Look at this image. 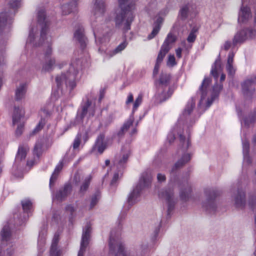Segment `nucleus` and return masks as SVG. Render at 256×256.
<instances>
[{
    "label": "nucleus",
    "mask_w": 256,
    "mask_h": 256,
    "mask_svg": "<svg viewBox=\"0 0 256 256\" xmlns=\"http://www.w3.org/2000/svg\"><path fill=\"white\" fill-rule=\"evenodd\" d=\"M207 209H214V202L212 199L208 200V204L204 205Z\"/></svg>",
    "instance_id": "53"
},
{
    "label": "nucleus",
    "mask_w": 256,
    "mask_h": 256,
    "mask_svg": "<svg viewBox=\"0 0 256 256\" xmlns=\"http://www.w3.org/2000/svg\"><path fill=\"white\" fill-rule=\"evenodd\" d=\"M256 32L254 30L248 28L242 30L236 33L233 40V44L242 42L248 38H252L255 36Z\"/></svg>",
    "instance_id": "8"
},
{
    "label": "nucleus",
    "mask_w": 256,
    "mask_h": 256,
    "mask_svg": "<svg viewBox=\"0 0 256 256\" xmlns=\"http://www.w3.org/2000/svg\"><path fill=\"white\" fill-rule=\"evenodd\" d=\"M142 100V96L141 94H139L137 98H136L133 108V112L134 111L136 108L139 106L141 104Z\"/></svg>",
    "instance_id": "48"
},
{
    "label": "nucleus",
    "mask_w": 256,
    "mask_h": 256,
    "mask_svg": "<svg viewBox=\"0 0 256 256\" xmlns=\"http://www.w3.org/2000/svg\"><path fill=\"white\" fill-rule=\"evenodd\" d=\"M252 18L250 8L242 6L240 10L238 16V22L240 24H246Z\"/></svg>",
    "instance_id": "13"
},
{
    "label": "nucleus",
    "mask_w": 256,
    "mask_h": 256,
    "mask_svg": "<svg viewBox=\"0 0 256 256\" xmlns=\"http://www.w3.org/2000/svg\"><path fill=\"white\" fill-rule=\"evenodd\" d=\"M22 204L24 212H28L32 208V202L28 199H24L22 201Z\"/></svg>",
    "instance_id": "40"
},
{
    "label": "nucleus",
    "mask_w": 256,
    "mask_h": 256,
    "mask_svg": "<svg viewBox=\"0 0 256 256\" xmlns=\"http://www.w3.org/2000/svg\"><path fill=\"white\" fill-rule=\"evenodd\" d=\"M58 241V236H54L50 248V256H60V252L57 248V244Z\"/></svg>",
    "instance_id": "29"
},
{
    "label": "nucleus",
    "mask_w": 256,
    "mask_h": 256,
    "mask_svg": "<svg viewBox=\"0 0 256 256\" xmlns=\"http://www.w3.org/2000/svg\"><path fill=\"white\" fill-rule=\"evenodd\" d=\"M105 12V6L102 0H96L93 8L94 16H100Z\"/></svg>",
    "instance_id": "16"
},
{
    "label": "nucleus",
    "mask_w": 256,
    "mask_h": 256,
    "mask_svg": "<svg viewBox=\"0 0 256 256\" xmlns=\"http://www.w3.org/2000/svg\"><path fill=\"white\" fill-rule=\"evenodd\" d=\"M175 64V58L174 55H170L168 56V65L173 66Z\"/></svg>",
    "instance_id": "56"
},
{
    "label": "nucleus",
    "mask_w": 256,
    "mask_h": 256,
    "mask_svg": "<svg viewBox=\"0 0 256 256\" xmlns=\"http://www.w3.org/2000/svg\"><path fill=\"white\" fill-rule=\"evenodd\" d=\"M233 202L234 207L238 209H242L246 204L245 192L242 190L234 192L233 196Z\"/></svg>",
    "instance_id": "10"
},
{
    "label": "nucleus",
    "mask_w": 256,
    "mask_h": 256,
    "mask_svg": "<svg viewBox=\"0 0 256 256\" xmlns=\"http://www.w3.org/2000/svg\"><path fill=\"white\" fill-rule=\"evenodd\" d=\"M256 82V78L246 80L242 84V90L244 94L246 96L252 95L254 92V86Z\"/></svg>",
    "instance_id": "11"
},
{
    "label": "nucleus",
    "mask_w": 256,
    "mask_h": 256,
    "mask_svg": "<svg viewBox=\"0 0 256 256\" xmlns=\"http://www.w3.org/2000/svg\"><path fill=\"white\" fill-rule=\"evenodd\" d=\"M66 210L67 212H70V214H72V212L74 211V208L72 206H68L66 208Z\"/></svg>",
    "instance_id": "62"
},
{
    "label": "nucleus",
    "mask_w": 256,
    "mask_h": 256,
    "mask_svg": "<svg viewBox=\"0 0 256 256\" xmlns=\"http://www.w3.org/2000/svg\"><path fill=\"white\" fill-rule=\"evenodd\" d=\"M192 192L191 187L189 186L182 188L180 192V196L183 200H187L190 196Z\"/></svg>",
    "instance_id": "35"
},
{
    "label": "nucleus",
    "mask_w": 256,
    "mask_h": 256,
    "mask_svg": "<svg viewBox=\"0 0 256 256\" xmlns=\"http://www.w3.org/2000/svg\"><path fill=\"white\" fill-rule=\"evenodd\" d=\"M182 50L180 48H178L176 50V55L179 58H181L182 56Z\"/></svg>",
    "instance_id": "63"
},
{
    "label": "nucleus",
    "mask_w": 256,
    "mask_h": 256,
    "mask_svg": "<svg viewBox=\"0 0 256 256\" xmlns=\"http://www.w3.org/2000/svg\"><path fill=\"white\" fill-rule=\"evenodd\" d=\"M221 70V62L220 60H216L214 66L212 68L211 73L212 76L218 78L219 72Z\"/></svg>",
    "instance_id": "36"
},
{
    "label": "nucleus",
    "mask_w": 256,
    "mask_h": 256,
    "mask_svg": "<svg viewBox=\"0 0 256 256\" xmlns=\"http://www.w3.org/2000/svg\"><path fill=\"white\" fill-rule=\"evenodd\" d=\"M256 121V111H254L246 116L242 122V126L244 127L252 126Z\"/></svg>",
    "instance_id": "18"
},
{
    "label": "nucleus",
    "mask_w": 256,
    "mask_h": 256,
    "mask_svg": "<svg viewBox=\"0 0 256 256\" xmlns=\"http://www.w3.org/2000/svg\"><path fill=\"white\" fill-rule=\"evenodd\" d=\"M157 179L159 182H162L166 180V176L162 174H158L157 176Z\"/></svg>",
    "instance_id": "57"
},
{
    "label": "nucleus",
    "mask_w": 256,
    "mask_h": 256,
    "mask_svg": "<svg viewBox=\"0 0 256 256\" xmlns=\"http://www.w3.org/2000/svg\"><path fill=\"white\" fill-rule=\"evenodd\" d=\"M133 118H130L128 121H126L124 124L123 126L121 128V130L122 132H125L132 125L133 123Z\"/></svg>",
    "instance_id": "44"
},
{
    "label": "nucleus",
    "mask_w": 256,
    "mask_h": 256,
    "mask_svg": "<svg viewBox=\"0 0 256 256\" xmlns=\"http://www.w3.org/2000/svg\"><path fill=\"white\" fill-rule=\"evenodd\" d=\"M210 83V80L208 78H205L202 82L200 88V90L202 94V98L200 102V103L202 102L204 99L205 98L207 95L208 92V86Z\"/></svg>",
    "instance_id": "24"
},
{
    "label": "nucleus",
    "mask_w": 256,
    "mask_h": 256,
    "mask_svg": "<svg viewBox=\"0 0 256 256\" xmlns=\"http://www.w3.org/2000/svg\"><path fill=\"white\" fill-rule=\"evenodd\" d=\"M38 20L42 24V30L40 39L36 36L37 32L36 28H32L30 30L28 37L26 41V45H32V46L37 47L41 45L46 48L45 51V60L42 66V70L49 72L54 66L56 60L54 58L50 55L52 53L51 44L52 38L46 35L48 32L47 22L46 20V15L43 10H40L38 14Z\"/></svg>",
    "instance_id": "1"
},
{
    "label": "nucleus",
    "mask_w": 256,
    "mask_h": 256,
    "mask_svg": "<svg viewBox=\"0 0 256 256\" xmlns=\"http://www.w3.org/2000/svg\"><path fill=\"white\" fill-rule=\"evenodd\" d=\"M195 6L192 4H188L182 7L180 11L179 16L182 19H186L188 14L194 11Z\"/></svg>",
    "instance_id": "19"
},
{
    "label": "nucleus",
    "mask_w": 256,
    "mask_h": 256,
    "mask_svg": "<svg viewBox=\"0 0 256 256\" xmlns=\"http://www.w3.org/2000/svg\"><path fill=\"white\" fill-rule=\"evenodd\" d=\"M119 8L116 10L115 18L117 26H123L128 30L130 29V25L134 20L133 10L134 9V2L132 0H118Z\"/></svg>",
    "instance_id": "2"
},
{
    "label": "nucleus",
    "mask_w": 256,
    "mask_h": 256,
    "mask_svg": "<svg viewBox=\"0 0 256 256\" xmlns=\"http://www.w3.org/2000/svg\"><path fill=\"white\" fill-rule=\"evenodd\" d=\"M168 12H169V9L167 6H166V7L163 8L159 12V13L158 14V15L164 18L165 16H166V14H168Z\"/></svg>",
    "instance_id": "55"
},
{
    "label": "nucleus",
    "mask_w": 256,
    "mask_h": 256,
    "mask_svg": "<svg viewBox=\"0 0 256 256\" xmlns=\"http://www.w3.org/2000/svg\"><path fill=\"white\" fill-rule=\"evenodd\" d=\"M156 19L154 22V26H159L160 28H161L162 24L164 20V17L160 16L158 14L156 16Z\"/></svg>",
    "instance_id": "50"
},
{
    "label": "nucleus",
    "mask_w": 256,
    "mask_h": 256,
    "mask_svg": "<svg viewBox=\"0 0 256 256\" xmlns=\"http://www.w3.org/2000/svg\"><path fill=\"white\" fill-rule=\"evenodd\" d=\"M91 179H92V178L90 176H87L85 178L82 184V186H80V192L83 193L87 190V189L89 186Z\"/></svg>",
    "instance_id": "41"
},
{
    "label": "nucleus",
    "mask_w": 256,
    "mask_h": 256,
    "mask_svg": "<svg viewBox=\"0 0 256 256\" xmlns=\"http://www.w3.org/2000/svg\"><path fill=\"white\" fill-rule=\"evenodd\" d=\"M234 54L232 52H230L228 54L227 64L226 70L228 74L230 76H233L235 74L236 69L233 66Z\"/></svg>",
    "instance_id": "27"
},
{
    "label": "nucleus",
    "mask_w": 256,
    "mask_h": 256,
    "mask_svg": "<svg viewBox=\"0 0 256 256\" xmlns=\"http://www.w3.org/2000/svg\"><path fill=\"white\" fill-rule=\"evenodd\" d=\"M22 0H10V6L14 10L20 8L22 6Z\"/></svg>",
    "instance_id": "43"
},
{
    "label": "nucleus",
    "mask_w": 256,
    "mask_h": 256,
    "mask_svg": "<svg viewBox=\"0 0 256 256\" xmlns=\"http://www.w3.org/2000/svg\"><path fill=\"white\" fill-rule=\"evenodd\" d=\"M42 144L41 142H38L36 143L34 148V154L37 156H39L42 152Z\"/></svg>",
    "instance_id": "46"
},
{
    "label": "nucleus",
    "mask_w": 256,
    "mask_h": 256,
    "mask_svg": "<svg viewBox=\"0 0 256 256\" xmlns=\"http://www.w3.org/2000/svg\"><path fill=\"white\" fill-rule=\"evenodd\" d=\"M106 148L104 142V137L100 135L97 138L96 142L92 148L93 151H98L100 154H102Z\"/></svg>",
    "instance_id": "17"
},
{
    "label": "nucleus",
    "mask_w": 256,
    "mask_h": 256,
    "mask_svg": "<svg viewBox=\"0 0 256 256\" xmlns=\"http://www.w3.org/2000/svg\"><path fill=\"white\" fill-rule=\"evenodd\" d=\"M244 162L249 164L251 162L250 158L248 155L249 150V144L247 141H244L242 142Z\"/></svg>",
    "instance_id": "32"
},
{
    "label": "nucleus",
    "mask_w": 256,
    "mask_h": 256,
    "mask_svg": "<svg viewBox=\"0 0 256 256\" xmlns=\"http://www.w3.org/2000/svg\"><path fill=\"white\" fill-rule=\"evenodd\" d=\"M70 186H66L63 188L60 189L55 196V198L58 200H63L70 192Z\"/></svg>",
    "instance_id": "26"
},
{
    "label": "nucleus",
    "mask_w": 256,
    "mask_h": 256,
    "mask_svg": "<svg viewBox=\"0 0 256 256\" xmlns=\"http://www.w3.org/2000/svg\"><path fill=\"white\" fill-rule=\"evenodd\" d=\"M26 92V85L24 84H20L16 88V98L17 100H22Z\"/></svg>",
    "instance_id": "31"
},
{
    "label": "nucleus",
    "mask_w": 256,
    "mask_h": 256,
    "mask_svg": "<svg viewBox=\"0 0 256 256\" xmlns=\"http://www.w3.org/2000/svg\"><path fill=\"white\" fill-rule=\"evenodd\" d=\"M160 29L159 26H154L152 32L148 36V38L150 40L154 38L158 33Z\"/></svg>",
    "instance_id": "49"
},
{
    "label": "nucleus",
    "mask_w": 256,
    "mask_h": 256,
    "mask_svg": "<svg viewBox=\"0 0 256 256\" xmlns=\"http://www.w3.org/2000/svg\"><path fill=\"white\" fill-rule=\"evenodd\" d=\"M169 49L166 48L164 46H162L158 54L154 70V74H156L158 73L160 66L162 63L166 54L169 51Z\"/></svg>",
    "instance_id": "15"
},
{
    "label": "nucleus",
    "mask_w": 256,
    "mask_h": 256,
    "mask_svg": "<svg viewBox=\"0 0 256 256\" xmlns=\"http://www.w3.org/2000/svg\"><path fill=\"white\" fill-rule=\"evenodd\" d=\"M14 15V13L8 14L7 12L0 14V30L7 23L10 22Z\"/></svg>",
    "instance_id": "23"
},
{
    "label": "nucleus",
    "mask_w": 256,
    "mask_h": 256,
    "mask_svg": "<svg viewBox=\"0 0 256 256\" xmlns=\"http://www.w3.org/2000/svg\"><path fill=\"white\" fill-rule=\"evenodd\" d=\"M176 40V37L172 32H169L162 46H164L166 48L170 50V44L174 42Z\"/></svg>",
    "instance_id": "33"
},
{
    "label": "nucleus",
    "mask_w": 256,
    "mask_h": 256,
    "mask_svg": "<svg viewBox=\"0 0 256 256\" xmlns=\"http://www.w3.org/2000/svg\"><path fill=\"white\" fill-rule=\"evenodd\" d=\"M174 138H175V137H174V135L172 134H170L168 136V141L170 143L174 142Z\"/></svg>",
    "instance_id": "61"
},
{
    "label": "nucleus",
    "mask_w": 256,
    "mask_h": 256,
    "mask_svg": "<svg viewBox=\"0 0 256 256\" xmlns=\"http://www.w3.org/2000/svg\"><path fill=\"white\" fill-rule=\"evenodd\" d=\"M222 88V84H216L214 86L211 94V98H208L206 102V106L208 108L210 106L214 100L218 96V93Z\"/></svg>",
    "instance_id": "25"
},
{
    "label": "nucleus",
    "mask_w": 256,
    "mask_h": 256,
    "mask_svg": "<svg viewBox=\"0 0 256 256\" xmlns=\"http://www.w3.org/2000/svg\"><path fill=\"white\" fill-rule=\"evenodd\" d=\"M63 166L62 162H60L58 166H56L52 176L50 178V186H51L52 183L54 182L55 180L56 179L58 173L62 170Z\"/></svg>",
    "instance_id": "34"
},
{
    "label": "nucleus",
    "mask_w": 256,
    "mask_h": 256,
    "mask_svg": "<svg viewBox=\"0 0 256 256\" xmlns=\"http://www.w3.org/2000/svg\"><path fill=\"white\" fill-rule=\"evenodd\" d=\"M98 196H94L92 198L91 201H90V208H92L94 206L97 204V202H98Z\"/></svg>",
    "instance_id": "54"
},
{
    "label": "nucleus",
    "mask_w": 256,
    "mask_h": 256,
    "mask_svg": "<svg viewBox=\"0 0 256 256\" xmlns=\"http://www.w3.org/2000/svg\"><path fill=\"white\" fill-rule=\"evenodd\" d=\"M74 36L80 44L82 48H84L86 46V40L84 34V28H80L76 30Z\"/></svg>",
    "instance_id": "20"
},
{
    "label": "nucleus",
    "mask_w": 256,
    "mask_h": 256,
    "mask_svg": "<svg viewBox=\"0 0 256 256\" xmlns=\"http://www.w3.org/2000/svg\"><path fill=\"white\" fill-rule=\"evenodd\" d=\"M170 80V76L167 74H162L159 80L158 92L159 98L164 101L168 98L172 94L168 85Z\"/></svg>",
    "instance_id": "5"
},
{
    "label": "nucleus",
    "mask_w": 256,
    "mask_h": 256,
    "mask_svg": "<svg viewBox=\"0 0 256 256\" xmlns=\"http://www.w3.org/2000/svg\"><path fill=\"white\" fill-rule=\"evenodd\" d=\"M133 100H134L133 95L132 94L130 93L128 94V98L126 101V104H128L129 103L132 102Z\"/></svg>",
    "instance_id": "58"
},
{
    "label": "nucleus",
    "mask_w": 256,
    "mask_h": 256,
    "mask_svg": "<svg viewBox=\"0 0 256 256\" xmlns=\"http://www.w3.org/2000/svg\"><path fill=\"white\" fill-rule=\"evenodd\" d=\"M82 138V134H78L76 138H75L74 143H73V148L74 149H76L78 148L80 144V140Z\"/></svg>",
    "instance_id": "47"
},
{
    "label": "nucleus",
    "mask_w": 256,
    "mask_h": 256,
    "mask_svg": "<svg viewBox=\"0 0 256 256\" xmlns=\"http://www.w3.org/2000/svg\"><path fill=\"white\" fill-rule=\"evenodd\" d=\"M130 154L128 149L122 150L121 155L117 158L114 162V166L117 168H123L124 164L126 162Z\"/></svg>",
    "instance_id": "14"
},
{
    "label": "nucleus",
    "mask_w": 256,
    "mask_h": 256,
    "mask_svg": "<svg viewBox=\"0 0 256 256\" xmlns=\"http://www.w3.org/2000/svg\"><path fill=\"white\" fill-rule=\"evenodd\" d=\"M158 195L161 198L164 199L167 202L169 210L173 208L175 201L173 192L171 190H164L160 192Z\"/></svg>",
    "instance_id": "12"
},
{
    "label": "nucleus",
    "mask_w": 256,
    "mask_h": 256,
    "mask_svg": "<svg viewBox=\"0 0 256 256\" xmlns=\"http://www.w3.org/2000/svg\"><path fill=\"white\" fill-rule=\"evenodd\" d=\"M88 112L91 116H93L94 114V108L89 101H88L82 107L81 118H83Z\"/></svg>",
    "instance_id": "28"
},
{
    "label": "nucleus",
    "mask_w": 256,
    "mask_h": 256,
    "mask_svg": "<svg viewBox=\"0 0 256 256\" xmlns=\"http://www.w3.org/2000/svg\"><path fill=\"white\" fill-rule=\"evenodd\" d=\"M126 46L127 43L124 42L120 44L114 50L108 52L106 54L108 58H111L115 54L120 52L126 48Z\"/></svg>",
    "instance_id": "30"
},
{
    "label": "nucleus",
    "mask_w": 256,
    "mask_h": 256,
    "mask_svg": "<svg viewBox=\"0 0 256 256\" xmlns=\"http://www.w3.org/2000/svg\"><path fill=\"white\" fill-rule=\"evenodd\" d=\"M109 246L110 252L115 254L116 256H134L132 251L125 250L118 237L114 238L112 234L110 236Z\"/></svg>",
    "instance_id": "6"
},
{
    "label": "nucleus",
    "mask_w": 256,
    "mask_h": 256,
    "mask_svg": "<svg viewBox=\"0 0 256 256\" xmlns=\"http://www.w3.org/2000/svg\"><path fill=\"white\" fill-rule=\"evenodd\" d=\"M180 140L182 145V148L180 150H179L178 152L182 153L188 148L190 142L188 138L185 139L182 135H180Z\"/></svg>",
    "instance_id": "38"
},
{
    "label": "nucleus",
    "mask_w": 256,
    "mask_h": 256,
    "mask_svg": "<svg viewBox=\"0 0 256 256\" xmlns=\"http://www.w3.org/2000/svg\"><path fill=\"white\" fill-rule=\"evenodd\" d=\"M10 229L8 226H5L1 232V236L3 240H7L10 236Z\"/></svg>",
    "instance_id": "42"
},
{
    "label": "nucleus",
    "mask_w": 256,
    "mask_h": 256,
    "mask_svg": "<svg viewBox=\"0 0 256 256\" xmlns=\"http://www.w3.org/2000/svg\"><path fill=\"white\" fill-rule=\"evenodd\" d=\"M195 106V102L193 100H190L187 104L182 114L183 116H186L192 111Z\"/></svg>",
    "instance_id": "39"
},
{
    "label": "nucleus",
    "mask_w": 256,
    "mask_h": 256,
    "mask_svg": "<svg viewBox=\"0 0 256 256\" xmlns=\"http://www.w3.org/2000/svg\"><path fill=\"white\" fill-rule=\"evenodd\" d=\"M196 30L194 29L192 30L190 34H188L187 41L190 43L194 42L196 38Z\"/></svg>",
    "instance_id": "45"
},
{
    "label": "nucleus",
    "mask_w": 256,
    "mask_h": 256,
    "mask_svg": "<svg viewBox=\"0 0 256 256\" xmlns=\"http://www.w3.org/2000/svg\"><path fill=\"white\" fill-rule=\"evenodd\" d=\"M62 13L63 14H67L71 12V8H70L69 4H64L62 6Z\"/></svg>",
    "instance_id": "51"
},
{
    "label": "nucleus",
    "mask_w": 256,
    "mask_h": 256,
    "mask_svg": "<svg viewBox=\"0 0 256 256\" xmlns=\"http://www.w3.org/2000/svg\"><path fill=\"white\" fill-rule=\"evenodd\" d=\"M190 156L188 154H184L182 157L178 160L171 170L172 172H174L177 169L182 167L184 164L190 161Z\"/></svg>",
    "instance_id": "21"
},
{
    "label": "nucleus",
    "mask_w": 256,
    "mask_h": 256,
    "mask_svg": "<svg viewBox=\"0 0 256 256\" xmlns=\"http://www.w3.org/2000/svg\"><path fill=\"white\" fill-rule=\"evenodd\" d=\"M256 204V196H252L248 200V204L252 208Z\"/></svg>",
    "instance_id": "52"
},
{
    "label": "nucleus",
    "mask_w": 256,
    "mask_h": 256,
    "mask_svg": "<svg viewBox=\"0 0 256 256\" xmlns=\"http://www.w3.org/2000/svg\"><path fill=\"white\" fill-rule=\"evenodd\" d=\"M50 114L48 110L42 108L39 112V115L41 117V120L40 121L38 125L34 130V132L38 131L41 130L46 123V118L50 116Z\"/></svg>",
    "instance_id": "22"
},
{
    "label": "nucleus",
    "mask_w": 256,
    "mask_h": 256,
    "mask_svg": "<svg viewBox=\"0 0 256 256\" xmlns=\"http://www.w3.org/2000/svg\"><path fill=\"white\" fill-rule=\"evenodd\" d=\"M24 114V110L22 108L14 107L12 114V123L13 124H18V128L16 131V134L18 136L20 135L22 132L24 124L21 122L20 119Z\"/></svg>",
    "instance_id": "7"
},
{
    "label": "nucleus",
    "mask_w": 256,
    "mask_h": 256,
    "mask_svg": "<svg viewBox=\"0 0 256 256\" xmlns=\"http://www.w3.org/2000/svg\"><path fill=\"white\" fill-rule=\"evenodd\" d=\"M74 180L76 182H78L80 180V174L77 173L75 174L74 177Z\"/></svg>",
    "instance_id": "64"
},
{
    "label": "nucleus",
    "mask_w": 256,
    "mask_h": 256,
    "mask_svg": "<svg viewBox=\"0 0 256 256\" xmlns=\"http://www.w3.org/2000/svg\"><path fill=\"white\" fill-rule=\"evenodd\" d=\"M152 176L150 173H142L138 185L128 196V202L132 205L136 202V200L140 191L144 188L148 187L151 183Z\"/></svg>",
    "instance_id": "4"
},
{
    "label": "nucleus",
    "mask_w": 256,
    "mask_h": 256,
    "mask_svg": "<svg viewBox=\"0 0 256 256\" xmlns=\"http://www.w3.org/2000/svg\"><path fill=\"white\" fill-rule=\"evenodd\" d=\"M28 149L22 146L20 147L16 156V160H24L26 155Z\"/></svg>",
    "instance_id": "37"
},
{
    "label": "nucleus",
    "mask_w": 256,
    "mask_h": 256,
    "mask_svg": "<svg viewBox=\"0 0 256 256\" xmlns=\"http://www.w3.org/2000/svg\"><path fill=\"white\" fill-rule=\"evenodd\" d=\"M82 68V62L80 60H73L69 66L68 70L63 72L56 78L58 86L65 85L70 90L76 86V79L78 72Z\"/></svg>",
    "instance_id": "3"
},
{
    "label": "nucleus",
    "mask_w": 256,
    "mask_h": 256,
    "mask_svg": "<svg viewBox=\"0 0 256 256\" xmlns=\"http://www.w3.org/2000/svg\"><path fill=\"white\" fill-rule=\"evenodd\" d=\"M90 232V226L87 224L83 230L80 248L78 256H84L86 248L88 244Z\"/></svg>",
    "instance_id": "9"
},
{
    "label": "nucleus",
    "mask_w": 256,
    "mask_h": 256,
    "mask_svg": "<svg viewBox=\"0 0 256 256\" xmlns=\"http://www.w3.org/2000/svg\"><path fill=\"white\" fill-rule=\"evenodd\" d=\"M118 178V174H114V177L112 178V182H111V184L112 185L116 183V182Z\"/></svg>",
    "instance_id": "60"
},
{
    "label": "nucleus",
    "mask_w": 256,
    "mask_h": 256,
    "mask_svg": "<svg viewBox=\"0 0 256 256\" xmlns=\"http://www.w3.org/2000/svg\"><path fill=\"white\" fill-rule=\"evenodd\" d=\"M231 46V42L230 41H226L224 44V48L226 50H228Z\"/></svg>",
    "instance_id": "59"
}]
</instances>
